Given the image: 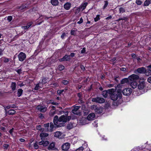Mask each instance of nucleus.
<instances>
[{
	"mask_svg": "<svg viewBox=\"0 0 151 151\" xmlns=\"http://www.w3.org/2000/svg\"><path fill=\"white\" fill-rule=\"evenodd\" d=\"M53 122L54 124L57 127H61L65 125L64 123H61L60 122H59V118L57 115L55 116L54 117Z\"/></svg>",
	"mask_w": 151,
	"mask_h": 151,
	"instance_id": "obj_1",
	"label": "nucleus"
},
{
	"mask_svg": "<svg viewBox=\"0 0 151 151\" xmlns=\"http://www.w3.org/2000/svg\"><path fill=\"white\" fill-rule=\"evenodd\" d=\"M70 119V116H67L65 115H63L61 116L59 118V122H62L63 123H65L69 121Z\"/></svg>",
	"mask_w": 151,
	"mask_h": 151,
	"instance_id": "obj_2",
	"label": "nucleus"
},
{
	"mask_svg": "<svg viewBox=\"0 0 151 151\" xmlns=\"http://www.w3.org/2000/svg\"><path fill=\"white\" fill-rule=\"evenodd\" d=\"M122 94L121 93H119L118 94L114 93L110 96L111 98V100L115 101L118 98L120 99L122 98Z\"/></svg>",
	"mask_w": 151,
	"mask_h": 151,
	"instance_id": "obj_3",
	"label": "nucleus"
},
{
	"mask_svg": "<svg viewBox=\"0 0 151 151\" xmlns=\"http://www.w3.org/2000/svg\"><path fill=\"white\" fill-rule=\"evenodd\" d=\"M92 101L93 102H95L99 103H103L105 102V100L102 98L97 97L93 98L92 99Z\"/></svg>",
	"mask_w": 151,
	"mask_h": 151,
	"instance_id": "obj_4",
	"label": "nucleus"
},
{
	"mask_svg": "<svg viewBox=\"0 0 151 151\" xmlns=\"http://www.w3.org/2000/svg\"><path fill=\"white\" fill-rule=\"evenodd\" d=\"M130 81H136L139 78V76L136 74H132L129 77Z\"/></svg>",
	"mask_w": 151,
	"mask_h": 151,
	"instance_id": "obj_5",
	"label": "nucleus"
},
{
	"mask_svg": "<svg viewBox=\"0 0 151 151\" xmlns=\"http://www.w3.org/2000/svg\"><path fill=\"white\" fill-rule=\"evenodd\" d=\"M132 89L129 88H127L124 89L122 93L124 95L126 96L130 95L132 93Z\"/></svg>",
	"mask_w": 151,
	"mask_h": 151,
	"instance_id": "obj_6",
	"label": "nucleus"
},
{
	"mask_svg": "<svg viewBox=\"0 0 151 151\" xmlns=\"http://www.w3.org/2000/svg\"><path fill=\"white\" fill-rule=\"evenodd\" d=\"M26 55L23 52H21L18 55V57L19 61H23L26 58Z\"/></svg>",
	"mask_w": 151,
	"mask_h": 151,
	"instance_id": "obj_7",
	"label": "nucleus"
},
{
	"mask_svg": "<svg viewBox=\"0 0 151 151\" xmlns=\"http://www.w3.org/2000/svg\"><path fill=\"white\" fill-rule=\"evenodd\" d=\"M37 109L42 112H45L47 110V107L45 106H41L40 105L37 106Z\"/></svg>",
	"mask_w": 151,
	"mask_h": 151,
	"instance_id": "obj_8",
	"label": "nucleus"
},
{
	"mask_svg": "<svg viewBox=\"0 0 151 151\" xmlns=\"http://www.w3.org/2000/svg\"><path fill=\"white\" fill-rule=\"evenodd\" d=\"M80 107L79 106H76L74 107L73 109L72 110V112L74 114L77 115H80L81 113L78 111Z\"/></svg>",
	"mask_w": 151,
	"mask_h": 151,
	"instance_id": "obj_9",
	"label": "nucleus"
},
{
	"mask_svg": "<svg viewBox=\"0 0 151 151\" xmlns=\"http://www.w3.org/2000/svg\"><path fill=\"white\" fill-rule=\"evenodd\" d=\"M70 146V144L68 142H66L62 145V149L63 150H66L69 149Z\"/></svg>",
	"mask_w": 151,
	"mask_h": 151,
	"instance_id": "obj_10",
	"label": "nucleus"
},
{
	"mask_svg": "<svg viewBox=\"0 0 151 151\" xmlns=\"http://www.w3.org/2000/svg\"><path fill=\"white\" fill-rule=\"evenodd\" d=\"M49 136V134L47 133H45L44 132H41L40 134V136L41 137V139L42 140L41 142H45L43 140L45 139V138ZM45 142H48V141H46Z\"/></svg>",
	"mask_w": 151,
	"mask_h": 151,
	"instance_id": "obj_11",
	"label": "nucleus"
},
{
	"mask_svg": "<svg viewBox=\"0 0 151 151\" xmlns=\"http://www.w3.org/2000/svg\"><path fill=\"white\" fill-rule=\"evenodd\" d=\"M145 86V82L144 81L140 82L138 86V88L139 89H143Z\"/></svg>",
	"mask_w": 151,
	"mask_h": 151,
	"instance_id": "obj_12",
	"label": "nucleus"
},
{
	"mask_svg": "<svg viewBox=\"0 0 151 151\" xmlns=\"http://www.w3.org/2000/svg\"><path fill=\"white\" fill-rule=\"evenodd\" d=\"M54 125L52 122L50 123V126L49 128H45V131L47 132H52L53 131Z\"/></svg>",
	"mask_w": 151,
	"mask_h": 151,
	"instance_id": "obj_13",
	"label": "nucleus"
},
{
	"mask_svg": "<svg viewBox=\"0 0 151 151\" xmlns=\"http://www.w3.org/2000/svg\"><path fill=\"white\" fill-rule=\"evenodd\" d=\"M88 4V3L87 2H85L83 4H82L79 7V11H83V10H84L86 6Z\"/></svg>",
	"mask_w": 151,
	"mask_h": 151,
	"instance_id": "obj_14",
	"label": "nucleus"
},
{
	"mask_svg": "<svg viewBox=\"0 0 151 151\" xmlns=\"http://www.w3.org/2000/svg\"><path fill=\"white\" fill-rule=\"evenodd\" d=\"M70 56H68L65 55L63 58H60L59 59V60L60 62L63 61H68L70 60Z\"/></svg>",
	"mask_w": 151,
	"mask_h": 151,
	"instance_id": "obj_15",
	"label": "nucleus"
},
{
	"mask_svg": "<svg viewBox=\"0 0 151 151\" xmlns=\"http://www.w3.org/2000/svg\"><path fill=\"white\" fill-rule=\"evenodd\" d=\"M95 115L94 113H91L87 117V119L88 120H91L93 119L95 117Z\"/></svg>",
	"mask_w": 151,
	"mask_h": 151,
	"instance_id": "obj_16",
	"label": "nucleus"
},
{
	"mask_svg": "<svg viewBox=\"0 0 151 151\" xmlns=\"http://www.w3.org/2000/svg\"><path fill=\"white\" fill-rule=\"evenodd\" d=\"M145 68L144 67H142L137 68V71L140 73L144 74Z\"/></svg>",
	"mask_w": 151,
	"mask_h": 151,
	"instance_id": "obj_17",
	"label": "nucleus"
},
{
	"mask_svg": "<svg viewBox=\"0 0 151 151\" xmlns=\"http://www.w3.org/2000/svg\"><path fill=\"white\" fill-rule=\"evenodd\" d=\"M130 86L133 88H135L137 86V81H130Z\"/></svg>",
	"mask_w": 151,
	"mask_h": 151,
	"instance_id": "obj_18",
	"label": "nucleus"
},
{
	"mask_svg": "<svg viewBox=\"0 0 151 151\" xmlns=\"http://www.w3.org/2000/svg\"><path fill=\"white\" fill-rule=\"evenodd\" d=\"M129 78H124L122 79L121 81V84H124L125 83H129Z\"/></svg>",
	"mask_w": 151,
	"mask_h": 151,
	"instance_id": "obj_19",
	"label": "nucleus"
},
{
	"mask_svg": "<svg viewBox=\"0 0 151 151\" xmlns=\"http://www.w3.org/2000/svg\"><path fill=\"white\" fill-rule=\"evenodd\" d=\"M28 7V6L26 4H23L21 6H18L17 8L20 10L24 11V10Z\"/></svg>",
	"mask_w": 151,
	"mask_h": 151,
	"instance_id": "obj_20",
	"label": "nucleus"
},
{
	"mask_svg": "<svg viewBox=\"0 0 151 151\" xmlns=\"http://www.w3.org/2000/svg\"><path fill=\"white\" fill-rule=\"evenodd\" d=\"M71 4L70 3L67 2L65 3L64 5V8L67 10H68L70 8Z\"/></svg>",
	"mask_w": 151,
	"mask_h": 151,
	"instance_id": "obj_21",
	"label": "nucleus"
},
{
	"mask_svg": "<svg viewBox=\"0 0 151 151\" xmlns=\"http://www.w3.org/2000/svg\"><path fill=\"white\" fill-rule=\"evenodd\" d=\"M6 113H7L9 115H12L14 114L16 112V111L13 109H10L7 112V111L6 108H5Z\"/></svg>",
	"mask_w": 151,
	"mask_h": 151,
	"instance_id": "obj_22",
	"label": "nucleus"
},
{
	"mask_svg": "<svg viewBox=\"0 0 151 151\" xmlns=\"http://www.w3.org/2000/svg\"><path fill=\"white\" fill-rule=\"evenodd\" d=\"M33 22H32L28 23L27 25L22 27L24 29H27L29 28L32 25Z\"/></svg>",
	"mask_w": 151,
	"mask_h": 151,
	"instance_id": "obj_23",
	"label": "nucleus"
},
{
	"mask_svg": "<svg viewBox=\"0 0 151 151\" xmlns=\"http://www.w3.org/2000/svg\"><path fill=\"white\" fill-rule=\"evenodd\" d=\"M144 74H145V75L147 76L151 75V70L147 68V70L145 69Z\"/></svg>",
	"mask_w": 151,
	"mask_h": 151,
	"instance_id": "obj_24",
	"label": "nucleus"
},
{
	"mask_svg": "<svg viewBox=\"0 0 151 151\" xmlns=\"http://www.w3.org/2000/svg\"><path fill=\"white\" fill-rule=\"evenodd\" d=\"M62 133L60 131H57L54 133V136L57 138H60V136H61Z\"/></svg>",
	"mask_w": 151,
	"mask_h": 151,
	"instance_id": "obj_25",
	"label": "nucleus"
},
{
	"mask_svg": "<svg viewBox=\"0 0 151 151\" xmlns=\"http://www.w3.org/2000/svg\"><path fill=\"white\" fill-rule=\"evenodd\" d=\"M151 3V0H146L143 5L144 6H147Z\"/></svg>",
	"mask_w": 151,
	"mask_h": 151,
	"instance_id": "obj_26",
	"label": "nucleus"
},
{
	"mask_svg": "<svg viewBox=\"0 0 151 151\" xmlns=\"http://www.w3.org/2000/svg\"><path fill=\"white\" fill-rule=\"evenodd\" d=\"M10 87L13 91L15 90L16 89V83L13 82H12L11 85Z\"/></svg>",
	"mask_w": 151,
	"mask_h": 151,
	"instance_id": "obj_27",
	"label": "nucleus"
},
{
	"mask_svg": "<svg viewBox=\"0 0 151 151\" xmlns=\"http://www.w3.org/2000/svg\"><path fill=\"white\" fill-rule=\"evenodd\" d=\"M51 3L54 6H57L59 4L58 0H51Z\"/></svg>",
	"mask_w": 151,
	"mask_h": 151,
	"instance_id": "obj_28",
	"label": "nucleus"
},
{
	"mask_svg": "<svg viewBox=\"0 0 151 151\" xmlns=\"http://www.w3.org/2000/svg\"><path fill=\"white\" fill-rule=\"evenodd\" d=\"M55 146V144L54 142H52L49 145L48 147V149L49 150H52L54 148Z\"/></svg>",
	"mask_w": 151,
	"mask_h": 151,
	"instance_id": "obj_29",
	"label": "nucleus"
},
{
	"mask_svg": "<svg viewBox=\"0 0 151 151\" xmlns=\"http://www.w3.org/2000/svg\"><path fill=\"white\" fill-rule=\"evenodd\" d=\"M23 90L21 88H19L17 90V96L18 97H20L22 94Z\"/></svg>",
	"mask_w": 151,
	"mask_h": 151,
	"instance_id": "obj_30",
	"label": "nucleus"
},
{
	"mask_svg": "<svg viewBox=\"0 0 151 151\" xmlns=\"http://www.w3.org/2000/svg\"><path fill=\"white\" fill-rule=\"evenodd\" d=\"M102 94L103 96L105 97L106 98L108 96V91L105 90L102 91Z\"/></svg>",
	"mask_w": 151,
	"mask_h": 151,
	"instance_id": "obj_31",
	"label": "nucleus"
},
{
	"mask_svg": "<svg viewBox=\"0 0 151 151\" xmlns=\"http://www.w3.org/2000/svg\"><path fill=\"white\" fill-rule=\"evenodd\" d=\"M88 146V145L86 142H84V143L82 145V146L81 147H80V149H81L83 150V149L86 148Z\"/></svg>",
	"mask_w": 151,
	"mask_h": 151,
	"instance_id": "obj_32",
	"label": "nucleus"
},
{
	"mask_svg": "<svg viewBox=\"0 0 151 151\" xmlns=\"http://www.w3.org/2000/svg\"><path fill=\"white\" fill-rule=\"evenodd\" d=\"M73 127V123L70 122L69 124L67 125V129H70L72 128Z\"/></svg>",
	"mask_w": 151,
	"mask_h": 151,
	"instance_id": "obj_33",
	"label": "nucleus"
},
{
	"mask_svg": "<svg viewBox=\"0 0 151 151\" xmlns=\"http://www.w3.org/2000/svg\"><path fill=\"white\" fill-rule=\"evenodd\" d=\"M55 114V111L51 110L49 113V115L50 116H53Z\"/></svg>",
	"mask_w": 151,
	"mask_h": 151,
	"instance_id": "obj_34",
	"label": "nucleus"
},
{
	"mask_svg": "<svg viewBox=\"0 0 151 151\" xmlns=\"http://www.w3.org/2000/svg\"><path fill=\"white\" fill-rule=\"evenodd\" d=\"M108 93L111 95L113 94L114 92V89H109L108 90Z\"/></svg>",
	"mask_w": 151,
	"mask_h": 151,
	"instance_id": "obj_35",
	"label": "nucleus"
},
{
	"mask_svg": "<svg viewBox=\"0 0 151 151\" xmlns=\"http://www.w3.org/2000/svg\"><path fill=\"white\" fill-rule=\"evenodd\" d=\"M40 145H43L44 146H46L49 144V142H39Z\"/></svg>",
	"mask_w": 151,
	"mask_h": 151,
	"instance_id": "obj_36",
	"label": "nucleus"
},
{
	"mask_svg": "<svg viewBox=\"0 0 151 151\" xmlns=\"http://www.w3.org/2000/svg\"><path fill=\"white\" fill-rule=\"evenodd\" d=\"M128 19V18L127 17H124L122 18H119L117 20V21H119L121 20H124L125 21H127Z\"/></svg>",
	"mask_w": 151,
	"mask_h": 151,
	"instance_id": "obj_37",
	"label": "nucleus"
},
{
	"mask_svg": "<svg viewBox=\"0 0 151 151\" xmlns=\"http://www.w3.org/2000/svg\"><path fill=\"white\" fill-rule=\"evenodd\" d=\"M125 12V9L123 7H121L119 9V13H123Z\"/></svg>",
	"mask_w": 151,
	"mask_h": 151,
	"instance_id": "obj_38",
	"label": "nucleus"
},
{
	"mask_svg": "<svg viewBox=\"0 0 151 151\" xmlns=\"http://www.w3.org/2000/svg\"><path fill=\"white\" fill-rule=\"evenodd\" d=\"M135 3L138 5H141L142 3V2L140 0H136Z\"/></svg>",
	"mask_w": 151,
	"mask_h": 151,
	"instance_id": "obj_39",
	"label": "nucleus"
},
{
	"mask_svg": "<svg viewBox=\"0 0 151 151\" xmlns=\"http://www.w3.org/2000/svg\"><path fill=\"white\" fill-rule=\"evenodd\" d=\"M65 68L64 66L62 65H59L58 66V69L60 70H62Z\"/></svg>",
	"mask_w": 151,
	"mask_h": 151,
	"instance_id": "obj_40",
	"label": "nucleus"
},
{
	"mask_svg": "<svg viewBox=\"0 0 151 151\" xmlns=\"http://www.w3.org/2000/svg\"><path fill=\"white\" fill-rule=\"evenodd\" d=\"M68 34V33H63L61 36V38L62 39H63L64 37L67 36V35Z\"/></svg>",
	"mask_w": 151,
	"mask_h": 151,
	"instance_id": "obj_41",
	"label": "nucleus"
},
{
	"mask_svg": "<svg viewBox=\"0 0 151 151\" xmlns=\"http://www.w3.org/2000/svg\"><path fill=\"white\" fill-rule=\"evenodd\" d=\"M100 15H98L96 16V17L94 18V20L95 22H97L100 19Z\"/></svg>",
	"mask_w": 151,
	"mask_h": 151,
	"instance_id": "obj_42",
	"label": "nucleus"
},
{
	"mask_svg": "<svg viewBox=\"0 0 151 151\" xmlns=\"http://www.w3.org/2000/svg\"><path fill=\"white\" fill-rule=\"evenodd\" d=\"M105 4L103 7V9H105L107 6L108 4V2L107 1H104Z\"/></svg>",
	"mask_w": 151,
	"mask_h": 151,
	"instance_id": "obj_43",
	"label": "nucleus"
},
{
	"mask_svg": "<svg viewBox=\"0 0 151 151\" xmlns=\"http://www.w3.org/2000/svg\"><path fill=\"white\" fill-rule=\"evenodd\" d=\"M5 48V44H2L0 45V49L4 50Z\"/></svg>",
	"mask_w": 151,
	"mask_h": 151,
	"instance_id": "obj_44",
	"label": "nucleus"
},
{
	"mask_svg": "<svg viewBox=\"0 0 151 151\" xmlns=\"http://www.w3.org/2000/svg\"><path fill=\"white\" fill-rule=\"evenodd\" d=\"M2 58H4V63H8L9 61V59L7 58H6V57H3Z\"/></svg>",
	"mask_w": 151,
	"mask_h": 151,
	"instance_id": "obj_45",
	"label": "nucleus"
},
{
	"mask_svg": "<svg viewBox=\"0 0 151 151\" xmlns=\"http://www.w3.org/2000/svg\"><path fill=\"white\" fill-rule=\"evenodd\" d=\"M63 84L65 85H67L68 84V81L67 80H64L62 81Z\"/></svg>",
	"mask_w": 151,
	"mask_h": 151,
	"instance_id": "obj_46",
	"label": "nucleus"
},
{
	"mask_svg": "<svg viewBox=\"0 0 151 151\" xmlns=\"http://www.w3.org/2000/svg\"><path fill=\"white\" fill-rule=\"evenodd\" d=\"M42 82L43 84H45L47 83L46 78H42Z\"/></svg>",
	"mask_w": 151,
	"mask_h": 151,
	"instance_id": "obj_47",
	"label": "nucleus"
},
{
	"mask_svg": "<svg viewBox=\"0 0 151 151\" xmlns=\"http://www.w3.org/2000/svg\"><path fill=\"white\" fill-rule=\"evenodd\" d=\"M64 91V90H58L57 91V93L59 95H60L61 93H62L63 91Z\"/></svg>",
	"mask_w": 151,
	"mask_h": 151,
	"instance_id": "obj_48",
	"label": "nucleus"
},
{
	"mask_svg": "<svg viewBox=\"0 0 151 151\" xmlns=\"http://www.w3.org/2000/svg\"><path fill=\"white\" fill-rule=\"evenodd\" d=\"M76 30H72L71 31L70 34L72 35H74L76 34Z\"/></svg>",
	"mask_w": 151,
	"mask_h": 151,
	"instance_id": "obj_49",
	"label": "nucleus"
},
{
	"mask_svg": "<svg viewBox=\"0 0 151 151\" xmlns=\"http://www.w3.org/2000/svg\"><path fill=\"white\" fill-rule=\"evenodd\" d=\"M40 87L39 83L37 84L35 88L34 89L36 90H38Z\"/></svg>",
	"mask_w": 151,
	"mask_h": 151,
	"instance_id": "obj_50",
	"label": "nucleus"
},
{
	"mask_svg": "<svg viewBox=\"0 0 151 151\" xmlns=\"http://www.w3.org/2000/svg\"><path fill=\"white\" fill-rule=\"evenodd\" d=\"M37 142H35L34 144V147L35 149H37L38 148Z\"/></svg>",
	"mask_w": 151,
	"mask_h": 151,
	"instance_id": "obj_51",
	"label": "nucleus"
},
{
	"mask_svg": "<svg viewBox=\"0 0 151 151\" xmlns=\"http://www.w3.org/2000/svg\"><path fill=\"white\" fill-rule=\"evenodd\" d=\"M96 110V111H97L98 113H101V109L100 108H97Z\"/></svg>",
	"mask_w": 151,
	"mask_h": 151,
	"instance_id": "obj_52",
	"label": "nucleus"
},
{
	"mask_svg": "<svg viewBox=\"0 0 151 151\" xmlns=\"http://www.w3.org/2000/svg\"><path fill=\"white\" fill-rule=\"evenodd\" d=\"M44 126L45 128H49V124L48 123L46 124H44Z\"/></svg>",
	"mask_w": 151,
	"mask_h": 151,
	"instance_id": "obj_53",
	"label": "nucleus"
},
{
	"mask_svg": "<svg viewBox=\"0 0 151 151\" xmlns=\"http://www.w3.org/2000/svg\"><path fill=\"white\" fill-rule=\"evenodd\" d=\"M12 19V17L11 16H9L7 17V20L9 22H10Z\"/></svg>",
	"mask_w": 151,
	"mask_h": 151,
	"instance_id": "obj_54",
	"label": "nucleus"
},
{
	"mask_svg": "<svg viewBox=\"0 0 151 151\" xmlns=\"http://www.w3.org/2000/svg\"><path fill=\"white\" fill-rule=\"evenodd\" d=\"M83 22V19H82V18H81L80 19L79 21L77 22V23L80 24L82 23Z\"/></svg>",
	"mask_w": 151,
	"mask_h": 151,
	"instance_id": "obj_55",
	"label": "nucleus"
},
{
	"mask_svg": "<svg viewBox=\"0 0 151 151\" xmlns=\"http://www.w3.org/2000/svg\"><path fill=\"white\" fill-rule=\"evenodd\" d=\"M39 117L41 119H43L44 118V116L42 114H39Z\"/></svg>",
	"mask_w": 151,
	"mask_h": 151,
	"instance_id": "obj_56",
	"label": "nucleus"
},
{
	"mask_svg": "<svg viewBox=\"0 0 151 151\" xmlns=\"http://www.w3.org/2000/svg\"><path fill=\"white\" fill-rule=\"evenodd\" d=\"M49 103V104L50 103V104H53V105H56V106H57V105H58V103H55L54 102H49V103Z\"/></svg>",
	"mask_w": 151,
	"mask_h": 151,
	"instance_id": "obj_57",
	"label": "nucleus"
},
{
	"mask_svg": "<svg viewBox=\"0 0 151 151\" xmlns=\"http://www.w3.org/2000/svg\"><path fill=\"white\" fill-rule=\"evenodd\" d=\"M86 51V48L84 47L82 49V50H81V53H85Z\"/></svg>",
	"mask_w": 151,
	"mask_h": 151,
	"instance_id": "obj_58",
	"label": "nucleus"
},
{
	"mask_svg": "<svg viewBox=\"0 0 151 151\" xmlns=\"http://www.w3.org/2000/svg\"><path fill=\"white\" fill-rule=\"evenodd\" d=\"M80 68L83 71H84L85 70V67L84 66L81 65H80Z\"/></svg>",
	"mask_w": 151,
	"mask_h": 151,
	"instance_id": "obj_59",
	"label": "nucleus"
},
{
	"mask_svg": "<svg viewBox=\"0 0 151 151\" xmlns=\"http://www.w3.org/2000/svg\"><path fill=\"white\" fill-rule=\"evenodd\" d=\"M3 147H4V149H6L9 147V145L8 144H4L3 145Z\"/></svg>",
	"mask_w": 151,
	"mask_h": 151,
	"instance_id": "obj_60",
	"label": "nucleus"
},
{
	"mask_svg": "<svg viewBox=\"0 0 151 151\" xmlns=\"http://www.w3.org/2000/svg\"><path fill=\"white\" fill-rule=\"evenodd\" d=\"M22 70L21 69H17L16 70V71L17 72V73L19 74H20L21 73Z\"/></svg>",
	"mask_w": 151,
	"mask_h": 151,
	"instance_id": "obj_61",
	"label": "nucleus"
},
{
	"mask_svg": "<svg viewBox=\"0 0 151 151\" xmlns=\"http://www.w3.org/2000/svg\"><path fill=\"white\" fill-rule=\"evenodd\" d=\"M147 81L149 83H151V77H150L148 78Z\"/></svg>",
	"mask_w": 151,
	"mask_h": 151,
	"instance_id": "obj_62",
	"label": "nucleus"
},
{
	"mask_svg": "<svg viewBox=\"0 0 151 151\" xmlns=\"http://www.w3.org/2000/svg\"><path fill=\"white\" fill-rule=\"evenodd\" d=\"M112 16H110L106 18V19L107 20H109V19H111L112 18Z\"/></svg>",
	"mask_w": 151,
	"mask_h": 151,
	"instance_id": "obj_63",
	"label": "nucleus"
},
{
	"mask_svg": "<svg viewBox=\"0 0 151 151\" xmlns=\"http://www.w3.org/2000/svg\"><path fill=\"white\" fill-rule=\"evenodd\" d=\"M120 70H121L123 71H124V72L126 71V68H121Z\"/></svg>",
	"mask_w": 151,
	"mask_h": 151,
	"instance_id": "obj_64",
	"label": "nucleus"
}]
</instances>
